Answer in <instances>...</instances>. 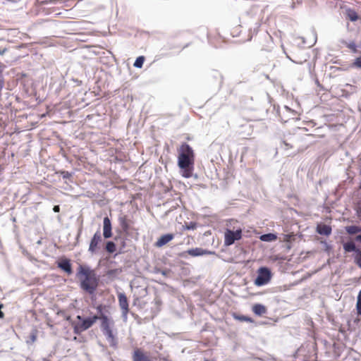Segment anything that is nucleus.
<instances>
[{"instance_id":"nucleus-1","label":"nucleus","mask_w":361,"mask_h":361,"mask_svg":"<svg viewBox=\"0 0 361 361\" xmlns=\"http://www.w3.org/2000/svg\"><path fill=\"white\" fill-rule=\"evenodd\" d=\"M178 166L182 170L183 177L188 178L192 175L195 164V152L186 142L182 143L178 149Z\"/></svg>"},{"instance_id":"nucleus-2","label":"nucleus","mask_w":361,"mask_h":361,"mask_svg":"<svg viewBox=\"0 0 361 361\" xmlns=\"http://www.w3.org/2000/svg\"><path fill=\"white\" fill-rule=\"evenodd\" d=\"M78 274L81 288L90 294L93 293L98 286V279L94 271L88 267L80 266Z\"/></svg>"},{"instance_id":"nucleus-3","label":"nucleus","mask_w":361,"mask_h":361,"mask_svg":"<svg viewBox=\"0 0 361 361\" xmlns=\"http://www.w3.org/2000/svg\"><path fill=\"white\" fill-rule=\"evenodd\" d=\"M272 273L269 268L261 267L257 271V277L254 283L257 286H262L268 284L272 279Z\"/></svg>"},{"instance_id":"nucleus-4","label":"nucleus","mask_w":361,"mask_h":361,"mask_svg":"<svg viewBox=\"0 0 361 361\" xmlns=\"http://www.w3.org/2000/svg\"><path fill=\"white\" fill-rule=\"evenodd\" d=\"M77 319L80 320V322H78L73 326V332L75 334H80L82 331L90 328L97 322V320L99 319V317L94 315L92 317L82 319L81 316L78 315L77 316Z\"/></svg>"},{"instance_id":"nucleus-5","label":"nucleus","mask_w":361,"mask_h":361,"mask_svg":"<svg viewBox=\"0 0 361 361\" xmlns=\"http://www.w3.org/2000/svg\"><path fill=\"white\" fill-rule=\"evenodd\" d=\"M242 238V229L240 228L235 231L227 228L224 233V245L229 246L233 245L235 240H238Z\"/></svg>"},{"instance_id":"nucleus-6","label":"nucleus","mask_w":361,"mask_h":361,"mask_svg":"<svg viewBox=\"0 0 361 361\" xmlns=\"http://www.w3.org/2000/svg\"><path fill=\"white\" fill-rule=\"evenodd\" d=\"M298 114L297 111L291 109L287 106H285L282 111V114L281 115V119L284 121V122H287L289 120L299 119Z\"/></svg>"},{"instance_id":"nucleus-7","label":"nucleus","mask_w":361,"mask_h":361,"mask_svg":"<svg viewBox=\"0 0 361 361\" xmlns=\"http://www.w3.org/2000/svg\"><path fill=\"white\" fill-rule=\"evenodd\" d=\"M118 300L119 306L122 311V314L124 317H126L129 312V305L128 300L125 293H118Z\"/></svg>"},{"instance_id":"nucleus-8","label":"nucleus","mask_w":361,"mask_h":361,"mask_svg":"<svg viewBox=\"0 0 361 361\" xmlns=\"http://www.w3.org/2000/svg\"><path fill=\"white\" fill-rule=\"evenodd\" d=\"M102 242V235L99 231H97L93 235L89 246V251L91 253L95 252L99 248V245Z\"/></svg>"},{"instance_id":"nucleus-9","label":"nucleus","mask_w":361,"mask_h":361,"mask_svg":"<svg viewBox=\"0 0 361 361\" xmlns=\"http://www.w3.org/2000/svg\"><path fill=\"white\" fill-rule=\"evenodd\" d=\"M133 361H152L149 357L140 348H136L133 353Z\"/></svg>"},{"instance_id":"nucleus-10","label":"nucleus","mask_w":361,"mask_h":361,"mask_svg":"<svg viewBox=\"0 0 361 361\" xmlns=\"http://www.w3.org/2000/svg\"><path fill=\"white\" fill-rule=\"evenodd\" d=\"M174 238L173 233H167L161 235L155 243V246L161 247Z\"/></svg>"},{"instance_id":"nucleus-11","label":"nucleus","mask_w":361,"mask_h":361,"mask_svg":"<svg viewBox=\"0 0 361 361\" xmlns=\"http://www.w3.org/2000/svg\"><path fill=\"white\" fill-rule=\"evenodd\" d=\"M103 235L105 238H109L112 235L111 223L109 217H104L103 221Z\"/></svg>"},{"instance_id":"nucleus-12","label":"nucleus","mask_w":361,"mask_h":361,"mask_svg":"<svg viewBox=\"0 0 361 361\" xmlns=\"http://www.w3.org/2000/svg\"><path fill=\"white\" fill-rule=\"evenodd\" d=\"M58 267L66 271L68 274H71L73 272L70 259H61L58 262Z\"/></svg>"},{"instance_id":"nucleus-13","label":"nucleus","mask_w":361,"mask_h":361,"mask_svg":"<svg viewBox=\"0 0 361 361\" xmlns=\"http://www.w3.org/2000/svg\"><path fill=\"white\" fill-rule=\"evenodd\" d=\"M104 336L106 338V340L109 343L110 345L112 347H116L118 342L115 335L113 333L111 329H108L106 331H103Z\"/></svg>"},{"instance_id":"nucleus-14","label":"nucleus","mask_w":361,"mask_h":361,"mask_svg":"<svg viewBox=\"0 0 361 361\" xmlns=\"http://www.w3.org/2000/svg\"><path fill=\"white\" fill-rule=\"evenodd\" d=\"M331 227L326 224H318L317 232L320 235H329L331 233Z\"/></svg>"},{"instance_id":"nucleus-15","label":"nucleus","mask_w":361,"mask_h":361,"mask_svg":"<svg viewBox=\"0 0 361 361\" xmlns=\"http://www.w3.org/2000/svg\"><path fill=\"white\" fill-rule=\"evenodd\" d=\"M99 319H100L102 320L101 326L102 329V331H106V330L111 329L109 322V319L106 315H104V314H101V315L99 317Z\"/></svg>"},{"instance_id":"nucleus-16","label":"nucleus","mask_w":361,"mask_h":361,"mask_svg":"<svg viewBox=\"0 0 361 361\" xmlns=\"http://www.w3.org/2000/svg\"><path fill=\"white\" fill-rule=\"evenodd\" d=\"M252 311L257 315H262L267 312V310L263 305L255 304L252 307Z\"/></svg>"},{"instance_id":"nucleus-17","label":"nucleus","mask_w":361,"mask_h":361,"mask_svg":"<svg viewBox=\"0 0 361 361\" xmlns=\"http://www.w3.org/2000/svg\"><path fill=\"white\" fill-rule=\"evenodd\" d=\"M119 224L123 231H127L129 229V223L127 216L123 215L118 218Z\"/></svg>"},{"instance_id":"nucleus-18","label":"nucleus","mask_w":361,"mask_h":361,"mask_svg":"<svg viewBox=\"0 0 361 361\" xmlns=\"http://www.w3.org/2000/svg\"><path fill=\"white\" fill-rule=\"evenodd\" d=\"M343 249L346 252H350L353 251H356L358 252V251H360L359 250L356 249L355 244L352 241L344 243Z\"/></svg>"},{"instance_id":"nucleus-19","label":"nucleus","mask_w":361,"mask_h":361,"mask_svg":"<svg viewBox=\"0 0 361 361\" xmlns=\"http://www.w3.org/2000/svg\"><path fill=\"white\" fill-rule=\"evenodd\" d=\"M259 239L262 241L264 242H271L274 241L277 239L276 235L274 233H267V234H263L259 237Z\"/></svg>"},{"instance_id":"nucleus-20","label":"nucleus","mask_w":361,"mask_h":361,"mask_svg":"<svg viewBox=\"0 0 361 361\" xmlns=\"http://www.w3.org/2000/svg\"><path fill=\"white\" fill-rule=\"evenodd\" d=\"M346 232L350 235H354L361 232V228L357 226H348L345 227Z\"/></svg>"},{"instance_id":"nucleus-21","label":"nucleus","mask_w":361,"mask_h":361,"mask_svg":"<svg viewBox=\"0 0 361 361\" xmlns=\"http://www.w3.org/2000/svg\"><path fill=\"white\" fill-rule=\"evenodd\" d=\"M188 253L191 256L195 257L202 255L203 254H204V252L202 248L197 247L195 249L188 250Z\"/></svg>"},{"instance_id":"nucleus-22","label":"nucleus","mask_w":361,"mask_h":361,"mask_svg":"<svg viewBox=\"0 0 361 361\" xmlns=\"http://www.w3.org/2000/svg\"><path fill=\"white\" fill-rule=\"evenodd\" d=\"M233 317L235 319L239 320L240 322H252V319L250 317H248L245 315H238L236 314H233Z\"/></svg>"},{"instance_id":"nucleus-23","label":"nucleus","mask_w":361,"mask_h":361,"mask_svg":"<svg viewBox=\"0 0 361 361\" xmlns=\"http://www.w3.org/2000/svg\"><path fill=\"white\" fill-rule=\"evenodd\" d=\"M145 60V58L143 56H138L133 66L136 68H141L143 66L144 61Z\"/></svg>"},{"instance_id":"nucleus-24","label":"nucleus","mask_w":361,"mask_h":361,"mask_svg":"<svg viewBox=\"0 0 361 361\" xmlns=\"http://www.w3.org/2000/svg\"><path fill=\"white\" fill-rule=\"evenodd\" d=\"M356 310L357 314L361 316V290L358 293L356 302Z\"/></svg>"},{"instance_id":"nucleus-25","label":"nucleus","mask_w":361,"mask_h":361,"mask_svg":"<svg viewBox=\"0 0 361 361\" xmlns=\"http://www.w3.org/2000/svg\"><path fill=\"white\" fill-rule=\"evenodd\" d=\"M106 250L110 253H113L116 251V245L114 242H107L106 245Z\"/></svg>"},{"instance_id":"nucleus-26","label":"nucleus","mask_w":361,"mask_h":361,"mask_svg":"<svg viewBox=\"0 0 361 361\" xmlns=\"http://www.w3.org/2000/svg\"><path fill=\"white\" fill-rule=\"evenodd\" d=\"M56 314L62 317L66 321L71 320V316L68 314H67L66 310H59L57 311Z\"/></svg>"},{"instance_id":"nucleus-27","label":"nucleus","mask_w":361,"mask_h":361,"mask_svg":"<svg viewBox=\"0 0 361 361\" xmlns=\"http://www.w3.org/2000/svg\"><path fill=\"white\" fill-rule=\"evenodd\" d=\"M348 17L351 21H356L358 19V16L357 13L353 10L348 11Z\"/></svg>"},{"instance_id":"nucleus-28","label":"nucleus","mask_w":361,"mask_h":361,"mask_svg":"<svg viewBox=\"0 0 361 361\" xmlns=\"http://www.w3.org/2000/svg\"><path fill=\"white\" fill-rule=\"evenodd\" d=\"M346 47L350 49V51L353 53H357V47L355 44V42H350L346 44Z\"/></svg>"},{"instance_id":"nucleus-29","label":"nucleus","mask_w":361,"mask_h":361,"mask_svg":"<svg viewBox=\"0 0 361 361\" xmlns=\"http://www.w3.org/2000/svg\"><path fill=\"white\" fill-rule=\"evenodd\" d=\"M197 228V224L195 222H190L189 224L183 226V228L185 230H194Z\"/></svg>"},{"instance_id":"nucleus-30","label":"nucleus","mask_w":361,"mask_h":361,"mask_svg":"<svg viewBox=\"0 0 361 361\" xmlns=\"http://www.w3.org/2000/svg\"><path fill=\"white\" fill-rule=\"evenodd\" d=\"M37 337V331L36 329L33 330L30 335V339L31 343H34L36 341Z\"/></svg>"},{"instance_id":"nucleus-31","label":"nucleus","mask_w":361,"mask_h":361,"mask_svg":"<svg viewBox=\"0 0 361 361\" xmlns=\"http://www.w3.org/2000/svg\"><path fill=\"white\" fill-rule=\"evenodd\" d=\"M355 262L356 264L361 269V251H358V253L355 258Z\"/></svg>"},{"instance_id":"nucleus-32","label":"nucleus","mask_w":361,"mask_h":361,"mask_svg":"<svg viewBox=\"0 0 361 361\" xmlns=\"http://www.w3.org/2000/svg\"><path fill=\"white\" fill-rule=\"evenodd\" d=\"M353 66L361 68V57H357L355 59V60L353 62Z\"/></svg>"},{"instance_id":"nucleus-33","label":"nucleus","mask_w":361,"mask_h":361,"mask_svg":"<svg viewBox=\"0 0 361 361\" xmlns=\"http://www.w3.org/2000/svg\"><path fill=\"white\" fill-rule=\"evenodd\" d=\"M282 143L284 145V149H286V150H288L293 147V146L291 145H290L289 143H288L286 141H283Z\"/></svg>"},{"instance_id":"nucleus-34","label":"nucleus","mask_w":361,"mask_h":361,"mask_svg":"<svg viewBox=\"0 0 361 361\" xmlns=\"http://www.w3.org/2000/svg\"><path fill=\"white\" fill-rule=\"evenodd\" d=\"M4 307V305L3 304H0V319H3L4 317V312L1 311V309Z\"/></svg>"},{"instance_id":"nucleus-35","label":"nucleus","mask_w":361,"mask_h":361,"mask_svg":"<svg viewBox=\"0 0 361 361\" xmlns=\"http://www.w3.org/2000/svg\"><path fill=\"white\" fill-rule=\"evenodd\" d=\"M53 210L54 212H59L60 211V207L59 205H55L53 208Z\"/></svg>"},{"instance_id":"nucleus-36","label":"nucleus","mask_w":361,"mask_h":361,"mask_svg":"<svg viewBox=\"0 0 361 361\" xmlns=\"http://www.w3.org/2000/svg\"><path fill=\"white\" fill-rule=\"evenodd\" d=\"M102 309H103L102 305H99V306L97 307V311H98L99 312H102Z\"/></svg>"},{"instance_id":"nucleus-37","label":"nucleus","mask_w":361,"mask_h":361,"mask_svg":"<svg viewBox=\"0 0 361 361\" xmlns=\"http://www.w3.org/2000/svg\"><path fill=\"white\" fill-rule=\"evenodd\" d=\"M163 361H172L169 356L161 358Z\"/></svg>"},{"instance_id":"nucleus-38","label":"nucleus","mask_w":361,"mask_h":361,"mask_svg":"<svg viewBox=\"0 0 361 361\" xmlns=\"http://www.w3.org/2000/svg\"><path fill=\"white\" fill-rule=\"evenodd\" d=\"M355 239L357 241H361V235H357Z\"/></svg>"}]
</instances>
